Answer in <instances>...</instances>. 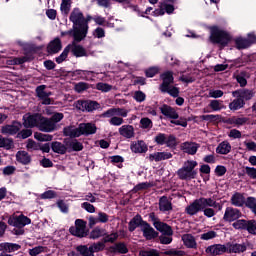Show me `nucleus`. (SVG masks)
<instances>
[{"mask_svg": "<svg viewBox=\"0 0 256 256\" xmlns=\"http://www.w3.org/2000/svg\"><path fill=\"white\" fill-rule=\"evenodd\" d=\"M69 20L73 23L72 30L64 32L62 35H72L73 39L77 42L83 41L87 37L89 31V25L81 9L74 8L70 13Z\"/></svg>", "mask_w": 256, "mask_h": 256, "instance_id": "obj_1", "label": "nucleus"}, {"mask_svg": "<svg viewBox=\"0 0 256 256\" xmlns=\"http://www.w3.org/2000/svg\"><path fill=\"white\" fill-rule=\"evenodd\" d=\"M206 207H213L214 209H217V207H219V203H217V201H215L213 198L201 197L188 205L185 208V211L187 215L193 217V215H197L199 211H203V209H206Z\"/></svg>", "mask_w": 256, "mask_h": 256, "instance_id": "obj_2", "label": "nucleus"}, {"mask_svg": "<svg viewBox=\"0 0 256 256\" xmlns=\"http://www.w3.org/2000/svg\"><path fill=\"white\" fill-rule=\"evenodd\" d=\"M197 165H199L197 161H185L183 166L176 172V175L182 181H191V179H195L197 177V171L195 170V167H197Z\"/></svg>", "mask_w": 256, "mask_h": 256, "instance_id": "obj_3", "label": "nucleus"}, {"mask_svg": "<svg viewBox=\"0 0 256 256\" xmlns=\"http://www.w3.org/2000/svg\"><path fill=\"white\" fill-rule=\"evenodd\" d=\"M210 38L213 43H218L222 45V47H225L229 44V41H231V36L227 32L217 28L212 29Z\"/></svg>", "mask_w": 256, "mask_h": 256, "instance_id": "obj_4", "label": "nucleus"}, {"mask_svg": "<svg viewBox=\"0 0 256 256\" xmlns=\"http://www.w3.org/2000/svg\"><path fill=\"white\" fill-rule=\"evenodd\" d=\"M46 89L47 85L37 86L35 89L36 97L42 105H51L53 103V100L51 99L53 93L51 91H47Z\"/></svg>", "mask_w": 256, "mask_h": 256, "instance_id": "obj_5", "label": "nucleus"}, {"mask_svg": "<svg viewBox=\"0 0 256 256\" xmlns=\"http://www.w3.org/2000/svg\"><path fill=\"white\" fill-rule=\"evenodd\" d=\"M69 231L74 237H87V222L83 219H76L75 226L70 227Z\"/></svg>", "mask_w": 256, "mask_h": 256, "instance_id": "obj_6", "label": "nucleus"}, {"mask_svg": "<svg viewBox=\"0 0 256 256\" xmlns=\"http://www.w3.org/2000/svg\"><path fill=\"white\" fill-rule=\"evenodd\" d=\"M38 129L43 133H53V131H57V125L51 120V118L43 117L41 115Z\"/></svg>", "mask_w": 256, "mask_h": 256, "instance_id": "obj_7", "label": "nucleus"}, {"mask_svg": "<svg viewBox=\"0 0 256 256\" xmlns=\"http://www.w3.org/2000/svg\"><path fill=\"white\" fill-rule=\"evenodd\" d=\"M153 225L157 231L162 233V235H173V229L167 223L161 222L159 219L155 218V214H151Z\"/></svg>", "mask_w": 256, "mask_h": 256, "instance_id": "obj_8", "label": "nucleus"}, {"mask_svg": "<svg viewBox=\"0 0 256 256\" xmlns=\"http://www.w3.org/2000/svg\"><path fill=\"white\" fill-rule=\"evenodd\" d=\"M9 225L12 227H18V229H23L27 225H31V219L23 214L19 216H14L8 220Z\"/></svg>", "mask_w": 256, "mask_h": 256, "instance_id": "obj_9", "label": "nucleus"}, {"mask_svg": "<svg viewBox=\"0 0 256 256\" xmlns=\"http://www.w3.org/2000/svg\"><path fill=\"white\" fill-rule=\"evenodd\" d=\"M129 110L125 108H110L102 114L105 119H113V117H127Z\"/></svg>", "mask_w": 256, "mask_h": 256, "instance_id": "obj_10", "label": "nucleus"}, {"mask_svg": "<svg viewBox=\"0 0 256 256\" xmlns=\"http://www.w3.org/2000/svg\"><path fill=\"white\" fill-rule=\"evenodd\" d=\"M241 217V211L237 208L227 207L224 212L223 220L228 223H233Z\"/></svg>", "mask_w": 256, "mask_h": 256, "instance_id": "obj_11", "label": "nucleus"}, {"mask_svg": "<svg viewBox=\"0 0 256 256\" xmlns=\"http://www.w3.org/2000/svg\"><path fill=\"white\" fill-rule=\"evenodd\" d=\"M24 122L23 125L24 127H37L39 128V122L41 120V114H34V115H29L26 114L24 117Z\"/></svg>", "mask_w": 256, "mask_h": 256, "instance_id": "obj_12", "label": "nucleus"}, {"mask_svg": "<svg viewBox=\"0 0 256 256\" xmlns=\"http://www.w3.org/2000/svg\"><path fill=\"white\" fill-rule=\"evenodd\" d=\"M160 79H162V84L160 85V91H167V88L171 87L175 78H173L172 71H166L161 74Z\"/></svg>", "mask_w": 256, "mask_h": 256, "instance_id": "obj_13", "label": "nucleus"}, {"mask_svg": "<svg viewBox=\"0 0 256 256\" xmlns=\"http://www.w3.org/2000/svg\"><path fill=\"white\" fill-rule=\"evenodd\" d=\"M141 231L143 233V237H145V239H147L148 241H151V239H155L159 235V233H157V231H155V229L151 227V225L147 222L142 223Z\"/></svg>", "mask_w": 256, "mask_h": 256, "instance_id": "obj_14", "label": "nucleus"}, {"mask_svg": "<svg viewBox=\"0 0 256 256\" xmlns=\"http://www.w3.org/2000/svg\"><path fill=\"white\" fill-rule=\"evenodd\" d=\"M205 251L208 255H223V253H227V244H213L208 246Z\"/></svg>", "mask_w": 256, "mask_h": 256, "instance_id": "obj_15", "label": "nucleus"}, {"mask_svg": "<svg viewBox=\"0 0 256 256\" xmlns=\"http://www.w3.org/2000/svg\"><path fill=\"white\" fill-rule=\"evenodd\" d=\"M77 41H73L72 44H69L68 47H70L71 53L74 55V57H87V50L79 44H77Z\"/></svg>", "mask_w": 256, "mask_h": 256, "instance_id": "obj_16", "label": "nucleus"}, {"mask_svg": "<svg viewBox=\"0 0 256 256\" xmlns=\"http://www.w3.org/2000/svg\"><path fill=\"white\" fill-rule=\"evenodd\" d=\"M200 147L196 142H184L180 145L181 151L188 155H195Z\"/></svg>", "mask_w": 256, "mask_h": 256, "instance_id": "obj_17", "label": "nucleus"}, {"mask_svg": "<svg viewBox=\"0 0 256 256\" xmlns=\"http://www.w3.org/2000/svg\"><path fill=\"white\" fill-rule=\"evenodd\" d=\"M160 111L167 119H179V113H177V110L167 104H163L160 107Z\"/></svg>", "mask_w": 256, "mask_h": 256, "instance_id": "obj_18", "label": "nucleus"}, {"mask_svg": "<svg viewBox=\"0 0 256 256\" xmlns=\"http://www.w3.org/2000/svg\"><path fill=\"white\" fill-rule=\"evenodd\" d=\"M21 123L14 122L12 125H5L1 128V133L3 135H17L21 131Z\"/></svg>", "mask_w": 256, "mask_h": 256, "instance_id": "obj_19", "label": "nucleus"}, {"mask_svg": "<svg viewBox=\"0 0 256 256\" xmlns=\"http://www.w3.org/2000/svg\"><path fill=\"white\" fill-rule=\"evenodd\" d=\"M254 95L255 93L253 92V90H249V89H240L232 92L233 97L241 98L244 101H249L253 99Z\"/></svg>", "mask_w": 256, "mask_h": 256, "instance_id": "obj_20", "label": "nucleus"}, {"mask_svg": "<svg viewBox=\"0 0 256 256\" xmlns=\"http://www.w3.org/2000/svg\"><path fill=\"white\" fill-rule=\"evenodd\" d=\"M81 135H95L97 133V126L93 123H81L79 124Z\"/></svg>", "mask_w": 256, "mask_h": 256, "instance_id": "obj_21", "label": "nucleus"}, {"mask_svg": "<svg viewBox=\"0 0 256 256\" xmlns=\"http://www.w3.org/2000/svg\"><path fill=\"white\" fill-rule=\"evenodd\" d=\"M227 253H245L247 251V245L238 243H226Z\"/></svg>", "mask_w": 256, "mask_h": 256, "instance_id": "obj_22", "label": "nucleus"}, {"mask_svg": "<svg viewBox=\"0 0 256 256\" xmlns=\"http://www.w3.org/2000/svg\"><path fill=\"white\" fill-rule=\"evenodd\" d=\"M132 153H147V144L143 140L134 141L130 145Z\"/></svg>", "mask_w": 256, "mask_h": 256, "instance_id": "obj_23", "label": "nucleus"}, {"mask_svg": "<svg viewBox=\"0 0 256 256\" xmlns=\"http://www.w3.org/2000/svg\"><path fill=\"white\" fill-rule=\"evenodd\" d=\"M63 134L65 137H70L71 139H76L77 137H81L80 128L75 126H66L63 129Z\"/></svg>", "mask_w": 256, "mask_h": 256, "instance_id": "obj_24", "label": "nucleus"}, {"mask_svg": "<svg viewBox=\"0 0 256 256\" xmlns=\"http://www.w3.org/2000/svg\"><path fill=\"white\" fill-rule=\"evenodd\" d=\"M78 104L80 105L79 109L88 112L95 111L101 107V105H99V103H97L96 101H81L78 102Z\"/></svg>", "mask_w": 256, "mask_h": 256, "instance_id": "obj_25", "label": "nucleus"}, {"mask_svg": "<svg viewBox=\"0 0 256 256\" xmlns=\"http://www.w3.org/2000/svg\"><path fill=\"white\" fill-rule=\"evenodd\" d=\"M173 157V154L171 152H155L153 154H150L148 159L149 161H166V159H171Z\"/></svg>", "mask_w": 256, "mask_h": 256, "instance_id": "obj_26", "label": "nucleus"}, {"mask_svg": "<svg viewBox=\"0 0 256 256\" xmlns=\"http://www.w3.org/2000/svg\"><path fill=\"white\" fill-rule=\"evenodd\" d=\"M159 210L162 211V213H167V211H173V204L171 203V200L167 198V196H162L159 199Z\"/></svg>", "mask_w": 256, "mask_h": 256, "instance_id": "obj_27", "label": "nucleus"}, {"mask_svg": "<svg viewBox=\"0 0 256 256\" xmlns=\"http://www.w3.org/2000/svg\"><path fill=\"white\" fill-rule=\"evenodd\" d=\"M19 249H21L19 244L9 242L0 243V251H2V253H15V251H19Z\"/></svg>", "mask_w": 256, "mask_h": 256, "instance_id": "obj_28", "label": "nucleus"}, {"mask_svg": "<svg viewBox=\"0 0 256 256\" xmlns=\"http://www.w3.org/2000/svg\"><path fill=\"white\" fill-rule=\"evenodd\" d=\"M119 133L126 139H132V137H135V128L131 125H123L119 128Z\"/></svg>", "mask_w": 256, "mask_h": 256, "instance_id": "obj_29", "label": "nucleus"}, {"mask_svg": "<svg viewBox=\"0 0 256 256\" xmlns=\"http://www.w3.org/2000/svg\"><path fill=\"white\" fill-rule=\"evenodd\" d=\"M16 161L21 165H29L31 163V155L27 151H18L16 153Z\"/></svg>", "mask_w": 256, "mask_h": 256, "instance_id": "obj_30", "label": "nucleus"}, {"mask_svg": "<svg viewBox=\"0 0 256 256\" xmlns=\"http://www.w3.org/2000/svg\"><path fill=\"white\" fill-rule=\"evenodd\" d=\"M182 241L187 247V249H196L197 248V241L195 240V237L191 234H184L182 235Z\"/></svg>", "mask_w": 256, "mask_h": 256, "instance_id": "obj_31", "label": "nucleus"}, {"mask_svg": "<svg viewBox=\"0 0 256 256\" xmlns=\"http://www.w3.org/2000/svg\"><path fill=\"white\" fill-rule=\"evenodd\" d=\"M216 153L218 155H229L231 153V144L227 141H223L216 147Z\"/></svg>", "mask_w": 256, "mask_h": 256, "instance_id": "obj_32", "label": "nucleus"}, {"mask_svg": "<svg viewBox=\"0 0 256 256\" xmlns=\"http://www.w3.org/2000/svg\"><path fill=\"white\" fill-rule=\"evenodd\" d=\"M143 223H146L145 221H143V218L141 217V215H136L130 222L128 225V229L129 231L133 232L135 231V229L137 227H140L141 229V225H143Z\"/></svg>", "mask_w": 256, "mask_h": 256, "instance_id": "obj_33", "label": "nucleus"}, {"mask_svg": "<svg viewBox=\"0 0 256 256\" xmlns=\"http://www.w3.org/2000/svg\"><path fill=\"white\" fill-rule=\"evenodd\" d=\"M231 203L234 207H243L245 205V196L237 192L231 197Z\"/></svg>", "mask_w": 256, "mask_h": 256, "instance_id": "obj_34", "label": "nucleus"}, {"mask_svg": "<svg viewBox=\"0 0 256 256\" xmlns=\"http://www.w3.org/2000/svg\"><path fill=\"white\" fill-rule=\"evenodd\" d=\"M61 47V40L59 38H55L48 44L47 51L48 53H59Z\"/></svg>", "mask_w": 256, "mask_h": 256, "instance_id": "obj_35", "label": "nucleus"}, {"mask_svg": "<svg viewBox=\"0 0 256 256\" xmlns=\"http://www.w3.org/2000/svg\"><path fill=\"white\" fill-rule=\"evenodd\" d=\"M234 41H235L236 49H239V50L247 49L252 45V42L247 40V38L238 37Z\"/></svg>", "mask_w": 256, "mask_h": 256, "instance_id": "obj_36", "label": "nucleus"}, {"mask_svg": "<svg viewBox=\"0 0 256 256\" xmlns=\"http://www.w3.org/2000/svg\"><path fill=\"white\" fill-rule=\"evenodd\" d=\"M243 107H245V101L241 98H236L229 104L230 111H239Z\"/></svg>", "mask_w": 256, "mask_h": 256, "instance_id": "obj_37", "label": "nucleus"}, {"mask_svg": "<svg viewBox=\"0 0 256 256\" xmlns=\"http://www.w3.org/2000/svg\"><path fill=\"white\" fill-rule=\"evenodd\" d=\"M51 149L54 153H58L59 155H65L67 153V147L61 142H53L51 144Z\"/></svg>", "mask_w": 256, "mask_h": 256, "instance_id": "obj_38", "label": "nucleus"}, {"mask_svg": "<svg viewBox=\"0 0 256 256\" xmlns=\"http://www.w3.org/2000/svg\"><path fill=\"white\" fill-rule=\"evenodd\" d=\"M107 235V230L104 228L96 227L90 232V239H99Z\"/></svg>", "mask_w": 256, "mask_h": 256, "instance_id": "obj_39", "label": "nucleus"}, {"mask_svg": "<svg viewBox=\"0 0 256 256\" xmlns=\"http://www.w3.org/2000/svg\"><path fill=\"white\" fill-rule=\"evenodd\" d=\"M0 147L3 149H13V139L5 138L0 135Z\"/></svg>", "mask_w": 256, "mask_h": 256, "instance_id": "obj_40", "label": "nucleus"}, {"mask_svg": "<svg viewBox=\"0 0 256 256\" xmlns=\"http://www.w3.org/2000/svg\"><path fill=\"white\" fill-rule=\"evenodd\" d=\"M34 139L41 142L53 141V135L36 132L34 133Z\"/></svg>", "mask_w": 256, "mask_h": 256, "instance_id": "obj_41", "label": "nucleus"}, {"mask_svg": "<svg viewBox=\"0 0 256 256\" xmlns=\"http://www.w3.org/2000/svg\"><path fill=\"white\" fill-rule=\"evenodd\" d=\"M210 109L212 111H221L225 109V105L223 104V101L221 100H211L209 104Z\"/></svg>", "mask_w": 256, "mask_h": 256, "instance_id": "obj_42", "label": "nucleus"}, {"mask_svg": "<svg viewBox=\"0 0 256 256\" xmlns=\"http://www.w3.org/2000/svg\"><path fill=\"white\" fill-rule=\"evenodd\" d=\"M71 0H62L61 5H60V10L64 15H69V11H71V5H72Z\"/></svg>", "mask_w": 256, "mask_h": 256, "instance_id": "obj_43", "label": "nucleus"}, {"mask_svg": "<svg viewBox=\"0 0 256 256\" xmlns=\"http://www.w3.org/2000/svg\"><path fill=\"white\" fill-rule=\"evenodd\" d=\"M69 51H71V46H66L63 52L58 57H56L55 59L56 63L58 64L63 63V61H65L69 56Z\"/></svg>", "mask_w": 256, "mask_h": 256, "instance_id": "obj_44", "label": "nucleus"}, {"mask_svg": "<svg viewBox=\"0 0 256 256\" xmlns=\"http://www.w3.org/2000/svg\"><path fill=\"white\" fill-rule=\"evenodd\" d=\"M113 251H115L116 253H121V254H125L129 252V249H127V245H125V243H116L113 247H112Z\"/></svg>", "mask_w": 256, "mask_h": 256, "instance_id": "obj_45", "label": "nucleus"}, {"mask_svg": "<svg viewBox=\"0 0 256 256\" xmlns=\"http://www.w3.org/2000/svg\"><path fill=\"white\" fill-rule=\"evenodd\" d=\"M46 249L47 248L45 246H36L29 249L28 253L30 256H39L41 253H45Z\"/></svg>", "mask_w": 256, "mask_h": 256, "instance_id": "obj_46", "label": "nucleus"}, {"mask_svg": "<svg viewBox=\"0 0 256 256\" xmlns=\"http://www.w3.org/2000/svg\"><path fill=\"white\" fill-rule=\"evenodd\" d=\"M248 121H249V118L247 117H232L230 119V123L232 125H238V126L245 125Z\"/></svg>", "mask_w": 256, "mask_h": 256, "instance_id": "obj_47", "label": "nucleus"}, {"mask_svg": "<svg viewBox=\"0 0 256 256\" xmlns=\"http://www.w3.org/2000/svg\"><path fill=\"white\" fill-rule=\"evenodd\" d=\"M116 239H119V233L113 232L111 234H107L103 238L104 243H115Z\"/></svg>", "mask_w": 256, "mask_h": 256, "instance_id": "obj_48", "label": "nucleus"}, {"mask_svg": "<svg viewBox=\"0 0 256 256\" xmlns=\"http://www.w3.org/2000/svg\"><path fill=\"white\" fill-rule=\"evenodd\" d=\"M26 149L28 151H39V149H41V144L29 139L26 144Z\"/></svg>", "mask_w": 256, "mask_h": 256, "instance_id": "obj_49", "label": "nucleus"}, {"mask_svg": "<svg viewBox=\"0 0 256 256\" xmlns=\"http://www.w3.org/2000/svg\"><path fill=\"white\" fill-rule=\"evenodd\" d=\"M69 148L72 149V151H83V143L78 140H72L69 143Z\"/></svg>", "mask_w": 256, "mask_h": 256, "instance_id": "obj_50", "label": "nucleus"}, {"mask_svg": "<svg viewBox=\"0 0 256 256\" xmlns=\"http://www.w3.org/2000/svg\"><path fill=\"white\" fill-rule=\"evenodd\" d=\"M162 93H169L171 97H179V88L168 86L167 90H161Z\"/></svg>", "mask_w": 256, "mask_h": 256, "instance_id": "obj_51", "label": "nucleus"}, {"mask_svg": "<svg viewBox=\"0 0 256 256\" xmlns=\"http://www.w3.org/2000/svg\"><path fill=\"white\" fill-rule=\"evenodd\" d=\"M103 249H105V242H97L90 246L92 253H99V251H103Z\"/></svg>", "mask_w": 256, "mask_h": 256, "instance_id": "obj_52", "label": "nucleus"}, {"mask_svg": "<svg viewBox=\"0 0 256 256\" xmlns=\"http://www.w3.org/2000/svg\"><path fill=\"white\" fill-rule=\"evenodd\" d=\"M246 231L251 235H256V221L255 220H248L246 224Z\"/></svg>", "mask_w": 256, "mask_h": 256, "instance_id": "obj_53", "label": "nucleus"}, {"mask_svg": "<svg viewBox=\"0 0 256 256\" xmlns=\"http://www.w3.org/2000/svg\"><path fill=\"white\" fill-rule=\"evenodd\" d=\"M109 123L114 127H120V125H123L125 123V120H123V117L121 116H114L109 120Z\"/></svg>", "mask_w": 256, "mask_h": 256, "instance_id": "obj_54", "label": "nucleus"}, {"mask_svg": "<svg viewBox=\"0 0 256 256\" xmlns=\"http://www.w3.org/2000/svg\"><path fill=\"white\" fill-rule=\"evenodd\" d=\"M215 237H217V232L215 231H208L200 235V239H202V241H209L211 239H215Z\"/></svg>", "mask_w": 256, "mask_h": 256, "instance_id": "obj_55", "label": "nucleus"}, {"mask_svg": "<svg viewBox=\"0 0 256 256\" xmlns=\"http://www.w3.org/2000/svg\"><path fill=\"white\" fill-rule=\"evenodd\" d=\"M247 223H248V220L240 219V220H236L232 224V226L234 227V229H244V230H246L247 229Z\"/></svg>", "mask_w": 256, "mask_h": 256, "instance_id": "obj_56", "label": "nucleus"}, {"mask_svg": "<svg viewBox=\"0 0 256 256\" xmlns=\"http://www.w3.org/2000/svg\"><path fill=\"white\" fill-rule=\"evenodd\" d=\"M133 99H135L137 103H143V101L147 99V95H145L143 91H136L134 92Z\"/></svg>", "mask_w": 256, "mask_h": 256, "instance_id": "obj_57", "label": "nucleus"}, {"mask_svg": "<svg viewBox=\"0 0 256 256\" xmlns=\"http://www.w3.org/2000/svg\"><path fill=\"white\" fill-rule=\"evenodd\" d=\"M223 95H224L223 90L211 89L208 92V97H211L212 99H221Z\"/></svg>", "mask_w": 256, "mask_h": 256, "instance_id": "obj_58", "label": "nucleus"}, {"mask_svg": "<svg viewBox=\"0 0 256 256\" xmlns=\"http://www.w3.org/2000/svg\"><path fill=\"white\" fill-rule=\"evenodd\" d=\"M96 89H98V91H103V93H108V91H111V89H113V86L107 83L100 82L96 85Z\"/></svg>", "mask_w": 256, "mask_h": 256, "instance_id": "obj_59", "label": "nucleus"}, {"mask_svg": "<svg viewBox=\"0 0 256 256\" xmlns=\"http://www.w3.org/2000/svg\"><path fill=\"white\" fill-rule=\"evenodd\" d=\"M140 126L142 129H151L153 127V121L149 118H142L140 120Z\"/></svg>", "mask_w": 256, "mask_h": 256, "instance_id": "obj_60", "label": "nucleus"}, {"mask_svg": "<svg viewBox=\"0 0 256 256\" xmlns=\"http://www.w3.org/2000/svg\"><path fill=\"white\" fill-rule=\"evenodd\" d=\"M65 117V115H63V113L61 112H55L50 120H52V122L54 123V125H57V123H60V121H63V118Z\"/></svg>", "mask_w": 256, "mask_h": 256, "instance_id": "obj_61", "label": "nucleus"}, {"mask_svg": "<svg viewBox=\"0 0 256 256\" xmlns=\"http://www.w3.org/2000/svg\"><path fill=\"white\" fill-rule=\"evenodd\" d=\"M140 256H161V254H159V251L155 249H150V250H141Z\"/></svg>", "mask_w": 256, "mask_h": 256, "instance_id": "obj_62", "label": "nucleus"}, {"mask_svg": "<svg viewBox=\"0 0 256 256\" xmlns=\"http://www.w3.org/2000/svg\"><path fill=\"white\" fill-rule=\"evenodd\" d=\"M245 205L246 207L251 209V211H253L256 207V199L254 197H248L245 201Z\"/></svg>", "mask_w": 256, "mask_h": 256, "instance_id": "obj_63", "label": "nucleus"}, {"mask_svg": "<svg viewBox=\"0 0 256 256\" xmlns=\"http://www.w3.org/2000/svg\"><path fill=\"white\" fill-rule=\"evenodd\" d=\"M246 175L250 177V179H256V168L255 167H245Z\"/></svg>", "mask_w": 256, "mask_h": 256, "instance_id": "obj_64", "label": "nucleus"}]
</instances>
